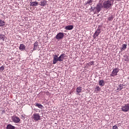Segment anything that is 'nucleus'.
Returning a JSON list of instances; mask_svg holds the SVG:
<instances>
[{
	"label": "nucleus",
	"instance_id": "obj_1",
	"mask_svg": "<svg viewBox=\"0 0 129 129\" xmlns=\"http://www.w3.org/2000/svg\"><path fill=\"white\" fill-rule=\"evenodd\" d=\"M53 64H56L58 61L59 62H62L63 60H65L67 55L65 54V53L61 54L58 57L57 55H53Z\"/></svg>",
	"mask_w": 129,
	"mask_h": 129
},
{
	"label": "nucleus",
	"instance_id": "obj_2",
	"mask_svg": "<svg viewBox=\"0 0 129 129\" xmlns=\"http://www.w3.org/2000/svg\"><path fill=\"white\" fill-rule=\"evenodd\" d=\"M112 5V0H107L103 3V7L104 9H109Z\"/></svg>",
	"mask_w": 129,
	"mask_h": 129
},
{
	"label": "nucleus",
	"instance_id": "obj_3",
	"mask_svg": "<svg viewBox=\"0 0 129 129\" xmlns=\"http://www.w3.org/2000/svg\"><path fill=\"white\" fill-rule=\"evenodd\" d=\"M103 8V4H100V3H99V4H97L96 7H95V13H98L100 12V11H101V10H102Z\"/></svg>",
	"mask_w": 129,
	"mask_h": 129
},
{
	"label": "nucleus",
	"instance_id": "obj_4",
	"mask_svg": "<svg viewBox=\"0 0 129 129\" xmlns=\"http://www.w3.org/2000/svg\"><path fill=\"white\" fill-rule=\"evenodd\" d=\"M12 120L15 122V123H21V119L18 116H13L12 117Z\"/></svg>",
	"mask_w": 129,
	"mask_h": 129
},
{
	"label": "nucleus",
	"instance_id": "obj_5",
	"mask_svg": "<svg viewBox=\"0 0 129 129\" xmlns=\"http://www.w3.org/2000/svg\"><path fill=\"white\" fill-rule=\"evenodd\" d=\"M119 69L118 68H115L113 70L112 73L110 74L111 77H114L117 76V73H119Z\"/></svg>",
	"mask_w": 129,
	"mask_h": 129
},
{
	"label": "nucleus",
	"instance_id": "obj_6",
	"mask_svg": "<svg viewBox=\"0 0 129 129\" xmlns=\"http://www.w3.org/2000/svg\"><path fill=\"white\" fill-rule=\"evenodd\" d=\"M64 38V33L63 32H59L55 36L56 40H61Z\"/></svg>",
	"mask_w": 129,
	"mask_h": 129
},
{
	"label": "nucleus",
	"instance_id": "obj_7",
	"mask_svg": "<svg viewBox=\"0 0 129 129\" xmlns=\"http://www.w3.org/2000/svg\"><path fill=\"white\" fill-rule=\"evenodd\" d=\"M121 111L127 112L129 111V103L125 104L124 106H122L121 108Z\"/></svg>",
	"mask_w": 129,
	"mask_h": 129
},
{
	"label": "nucleus",
	"instance_id": "obj_8",
	"mask_svg": "<svg viewBox=\"0 0 129 129\" xmlns=\"http://www.w3.org/2000/svg\"><path fill=\"white\" fill-rule=\"evenodd\" d=\"M33 119H34V120H35V121L40 120L41 119V116H40V114L34 113L33 114Z\"/></svg>",
	"mask_w": 129,
	"mask_h": 129
},
{
	"label": "nucleus",
	"instance_id": "obj_9",
	"mask_svg": "<svg viewBox=\"0 0 129 129\" xmlns=\"http://www.w3.org/2000/svg\"><path fill=\"white\" fill-rule=\"evenodd\" d=\"M30 6L31 7H37V6H38V5H39V2H33L31 1L30 2Z\"/></svg>",
	"mask_w": 129,
	"mask_h": 129
},
{
	"label": "nucleus",
	"instance_id": "obj_10",
	"mask_svg": "<svg viewBox=\"0 0 129 129\" xmlns=\"http://www.w3.org/2000/svg\"><path fill=\"white\" fill-rule=\"evenodd\" d=\"M46 4H47V1L46 0H43L41 1L39 5L41 7H45V6H46Z\"/></svg>",
	"mask_w": 129,
	"mask_h": 129
},
{
	"label": "nucleus",
	"instance_id": "obj_11",
	"mask_svg": "<svg viewBox=\"0 0 129 129\" xmlns=\"http://www.w3.org/2000/svg\"><path fill=\"white\" fill-rule=\"evenodd\" d=\"M105 84V82H104V80H99V85L100 86L102 87L103 86H104Z\"/></svg>",
	"mask_w": 129,
	"mask_h": 129
},
{
	"label": "nucleus",
	"instance_id": "obj_12",
	"mask_svg": "<svg viewBox=\"0 0 129 129\" xmlns=\"http://www.w3.org/2000/svg\"><path fill=\"white\" fill-rule=\"evenodd\" d=\"M38 44L39 43L38 42V41H36L34 43V48H33L34 51H35V50H37V48H38V46H39Z\"/></svg>",
	"mask_w": 129,
	"mask_h": 129
},
{
	"label": "nucleus",
	"instance_id": "obj_13",
	"mask_svg": "<svg viewBox=\"0 0 129 129\" xmlns=\"http://www.w3.org/2000/svg\"><path fill=\"white\" fill-rule=\"evenodd\" d=\"M74 27L73 25H68L65 27L64 29L65 30H72L73 29Z\"/></svg>",
	"mask_w": 129,
	"mask_h": 129
},
{
	"label": "nucleus",
	"instance_id": "obj_14",
	"mask_svg": "<svg viewBox=\"0 0 129 129\" xmlns=\"http://www.w3.org/2000/svg\"><path fill=\"white\" fill-rule=\"evenodd\" d=\"M16 127H15V126L9 124L7 125L6 129H15Z\"/></svg>",
	"mask_w": 129,
	"mask_h": 129
},
{
	"label": "nucleus",
	"instance_id": "obj_15",
	"mask_svg": "<svg viewBox=\"0 0 129 129\" xmlns=\"http://www.w3.org/2000/svg\"><path fill=\"white\" fill-rule=\"evenodd\" d=\"M26 48V46L24 44H21L20 45L19 49L20 50H21V51H24Z\"/></svg>",
	"mask_w": 129,
	"mask_h": 129
},
{
	"label": "nucleus",
	"instance_id": "obj_16",
	"mask_svg": "<svg viewBox=\"0 0 129 129\" xmlns=\"http://www.w3.org/2000/svg\"><path fill=\"white\" fill-rule=\"evenodd\" d=\"M6 26V22L0 19V27H5Z\"/></svg>",
	"mask_w": 129,
	"mask_h": 129
},
{
	"label": "nucleus",
	"instance_id": "obj_17",
	"mask_svg": "<svg viewBox=\"0 0 129 129\" xmlns=\"http://www.w3.org/2000/svg\"><path fill=\"white\" fill-rule=\"evenodd\" d=\"M34 105L35 106H37V107H38V108H41V109L43 108V105H42L41 104H39L37 102L34 104Z\"/></svg>",
	"mask_w": 129,
	"mask_h": 129
},
{
	"label": "nucleus",
	"instance_id": "obj_18",
	"mask_svg": "<svg viewBox=\"0 0 129 129\" xmlns=\"http://www.w3.org/2000/svg\"><path fill=\"white\" fill-rule=\"evenodd\" d=\"M77 92L78 95H81V87H78L77 89Z\"/></svg>",
	"mask_w": 129,
	"mask_h": 129
},
{
	"label": "nucleus",
	"instance_id": "obj_19",
	"mask_svg": "<svg viewBox=\"0 0 129 129\" xmlns=\"http://www.w3.org/2000/svg\"><path fill=\"white\" fill-rule=\"evenodd\" d=\"M123 89V84H120L119 86L117 87V90L120 91Z\"/></svg>",
	"mask_w": 129,
	"mask_h": 129
},
{
	"label": "nucleus",
	"instance_id": "obj_20",
	"mask_svg": "<svg viewBox=\"0 0 129 129\" xmlns=\"http://www.w3.org/2000/svg\"><path fill=\"white\" fill-rule=\"evenodd\" d=\"M97 31V36H99L100 33L101 32V29L99 28V27H98V28L96 30Z\"/></svg>",
	"mask_w": 129,
	"mask_h": 129
},
{
	"label": "nucleus",
	"instance_id": "obj_21",
	"mask_svg": "<svg viewBox=\"0 0 129 129\" xmlns=\"http://www.w3.org/2000/svg\"><path fill=\"white\" fill-rule=\"evenodd\" d=\"M127 48L126 44H123L121 46V48H120L121 51L125 50V49Z\"/></svg>",
	"mask_w": 129,
	"mask_h": 129
},
{
	"label": "nucleus",
	"instance_id": "obj_22",
	"mask_svg": "<svg viewBox=\"0 0 129 129\" xmlns=\"http://www.w3.org/2000/svg\"><path fill=\"white\" fill-rule=\"evenodd\" d=\"M113 19H114L113 15H111V16H109V17L107 18V20L108 21H112Z\"/></svg>",
	"mask_w": 129,
	"mask_h": 129
},
{
	"label": "nucleus",
	"instance_id": "obj_23",
	"mask_svg": "<svg viewBox=\"0 0 129 129\" xmlns=\"http://www.w3.org/2000/svg\"><path fill=\"white\" fill-rule=\"evenodd\" d=\"M0 40H2L3 41H5V35L0 34Z\"/></svg>",
	"mask_w": 129,
	"mask_h": 129
},
{
	"label": "nucleus",
	"instance_id": "obj_24",
	"mask_svg": "<svg viewBox=\"0 0 129 129\" xmlns=\"http://www.w3.org/2000/svg\"><path fill=\"white\" fill-rule=\"evenodd\" d=\"M101 90V88L99 86H96L95 88V91L99 92Z\"/></svg>",
	"mask_w": 129,
	"mask_h": 129
},
{
	"label": "nucleus",
	"instance_id": "obj_25",
	"mask_svg": "<svg viewBox=\"0 0 129 129\" xmlns=\"http://www.w3.org/2000/svg\"><path fill=\"white\" fill-rule=\"evenodd\" d=\"M86 5H92V2L91 1V0H88Z\"/></svg>",
	"mask_w": 129,
	"mask_h": 129
},
{
	"label": "nucleus",
	"instance_id": "obj_26",
	"mask_svg": "<svg viewBox=\"0 0 129 129\" xmlns=\"http://www.w3.org/2000/svg\"><path fill=\"white\" fill-rule=\"evenodd\" d=\"M91 11V12H95V7H91V8L89 9Z\"/></svg>",
	"mask_w": 129,
	"mask_h": 129
},
{
	"label": "nucleus",
	"instance_id": "obj_27",
	"mask_svg": "<svg viewBox=\"0 0 129 129\" xmlns=\"http://www.w3.org/2000/svg\"><path fill=\"white\" fill-rule=\"evenodd\" d=\"M97 37V31H96L95 32V33H94V35H93V38H96Z\"/></svg>",
	"mask_w": 129,
	"mask_h": 129
},
{
	"label": "nucleus",
	"instance_id": "obj_28",
	"mask_svg": "<svg viewBox=\"0 0 129 129\" xmlns=\"http://www.w3.org/2000/svg\"><path fill=\"white\" fill-rule=\"evenodd\" d=\"M94 61H90V62H89L88 63L89 66H92V65H94Z\"/></svg>",
	"mask_w": 129,
	"mask_h": 129
},
{
	"label": "nucleus",
	"instance_id": "obj_29",
	"mask_svg": "<svg viewBox=\"0 0 129 129\" xmlns=\"http://www.w3.org/2000/svg\"><path fill=\"white\" fill-rule=\"evenodd\" d=\"M4 70H5V68L2 66L1 67H0V71L2 72Z\"/></svg>",
	"mask_w": 129,
	"mask_h": 129
},
{
	"label": "nucleus",
	"instance_id": "obj_30",
	"mask_svg": "<svg viewBox=\"0 0 129 129\" xmlns=\"http://www.w3.org/2000/svg\"><path fill=\"white\" fill-rule=\"evenodd\" d=\"M112 129H118V127L116 125H114V126H113Z\"/></svg>",
	"mask_w": 129,
	"mask_h": 129
},
{
	"label": "nucleus",
	"instance_id": "obj_31",
	"mask_svg": "<svg viewBox=\"0 0 129 129\" xmlns=\"http://www.w3.org/2000/svg\"><path fill=\"white\" fill-rule=\"evenodd\" d=\"M82 127H83V128H85V126H83V122H82Z\"/></svg>",
	"mask_w": 129,
	"mask_h": 129
},
{
	"label": "nucleus",
	"instance_id": "obj_32",
	"mask_svg": "<svg viewBox=\"0 0 129 129\" xmlns=\"http://www.w3.org/2000/svg\"><path fill=\"white\" fill-rule=\"evenodd\" d=\"M94 0H91V1H92V5H93V1Z\"/></svg>",
	"mask_w": 129,
	"mask_h": 129
},
{
	"label": "nucleus",
	"instance_id": "obj_33",
	"mask_svg": "<svg viewBox=\"0 0 129 129\" xmlns=\"http://www.w3.org/2000/svg\"><path fill=\"white\" fill-rule=\"evenodd\" d=\"M30 2H32V0H29Z\"/></svg>",
	"mask_w": 129,
	"mask_h": 129
},
{
	"label": "nucleus",
	"instance_id": "obj_34",
	"mask_svg": "<svg viewBox=\"0 0 129 129\" xmlns=\"http://www.w3.org/2000/svg\"><path fill=\"white\" fill-rule=\"evenodd\" d=\"M32 2H33V0H32Z\"/></svg>",
	"mask_w": 129,
	"mask_h": 129
}]
</instances>
